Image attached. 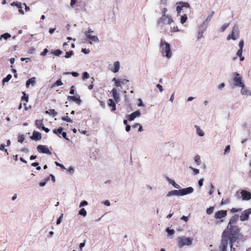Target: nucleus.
Returning a JSON list of instances; mask_svg holds the SVG:
<instances>
[{
    "instance_id": "c756f323",
    "label": "nucleus",
    "mask_w": 251,
    "mask_h": 251,
    "mask_svg": "<svg viewBox=\"0 0 251 251\" xmlns=\"http://www.w3.org/2000/svg\"><path fill=\"white\" fill-rule=\"evenodd\" d=\"M12 78V75L8 74L7 76L2 79V83L4 84L5 82H8Z\"/></svg>"
},
{
    "instance_id": "a211bd4d",
    "label": "nucleus",
    "mask_w": 251,
    "mask_h": 251,
    "mask_svg": "<svg viewBox=\"0 0 251 251\" xmlns=\"http://www.w3.org/2000/svg\"><path fill=\"white\" fill-rule=\"evenodd\" d=\"M87 38L90 41L89 43H91L92 42H99V39L97 36L93 35L92 34H90L87 35H85Z\"/></svg>"
},
{
    "instance_id": "423d86ee",
    "label": "nucleus",
    "mask_w": 251,
    "mask_h": 251,
    "mask_svg": "<svg viewBox=\"0 0 251 251\" xmlns=\"http://www.w3.org/2000/svg\"><path fill=\"white\" fill-rule=\"evenodd\" d=\"M174 22V20L172 16L167 15L160 17L157 21V23L159 25L163 26L165 25H171Z\"/></svg>"
},
{
    "instance_id": "a19ab883",
    "label": "nucleus",
    "mask_w": 251,
    "mask_h": 251,
    "mask_svg": "<svg viewBox=\"0 0 251 251\" xmlns=\"http://www.w3.org/2000/svg\"><path fill=\"white\" fill-rule=\"evenodd\" d=\"M229 25V24L228 23H226V24H224L222 27H221L220 28V30L222 31V32H223L227 28V27Z\"/></svg>"
},
{
    "instance_id": "20e7f679",
    "label": "nucleus",
    "mask_w": 251,
    "mask_h": 251,
    "mask_svg": "<svg viewBox=\"0 0 251 251\" xmlns=\"http://www.w3.org/2000/svg\"><path fill=\"white\" fill-rule=\"evenodd\" d=\"M176 5L177 16H180L181 12H183L185 9H189L190 7V4L188 3L183 1L176 2Z\"/></svg>"
},
{
    "instance_id": "338daca9",
    "label": "nucleus",
    "mask_w": 251,
    "mask_h": 251,
    "mask_svg": "<svg viewBox=\"0 0 251 251\" xmlns=\"http://www.w3.org/2000/svg\"><path fill=\"white\" fill-rule=\"evenodd\" d=\"M242 52H243V49H239V50L237 51V52L236 53L237 55L238 56L242 55Z\"/></svg>"
},
{
    "instance_id": "a18cd8bd",
    "label": "nucleus",
    "mask_w": 251,
    "mask_h": 251,
    "mask_svg": "<svg viewBox=\"0 0 251 251\" xmlns=\"http://www.w3.org/2000/svg\"><path fill=\"white\" fill-rule=\"evenodd\" d=\"M214 210V207H210L206 210V213L207 214H211L213 213Z\"/></svg>"
},
{
    "instance_id": "5fc2aeb1",
    "label": "nucleus",
    "mask_w": 251,
    "mask_h": 251,
    "mask_svg": "<svg viewBox=\"0 0 251 251\" xmlns=\"http://www.w3.org/2000/svg\"><path fill=\"white\" fill-rule=\"evenodd\" d=\"M63 216V214H62L61 215V216L59 217V218L57 219V220L56 221L57 225H59L62 222Z\"/></svg>"
},
{
    "instance_id": "7ed1b4c3",
    "label": "nucleus",
    "mask_w": 251,
    "mask_h": 251,
    "mask_svg": "<svg viewBox=\"0 0 251 251\" xmlns=\"http://www.w3.org/2000/svg\"><path fill=\"white\" fill-rule=\"evenodd\" d=\"M194 189L192 187L183 188L178 190H172L168 193L166 197L170 198L173 196H183L192 193Z\"/></svg>"
},
{
    "instance_id": "4c0bfd02",
    "label": "nucleus",
    "mask_w": 251,
    "mask_h": 251,
    "mask_svg": "<svg viewBox=\"0 0 251 251\" xmlns=\"http://www.w3.org/2000/svg\"><path fill=\"white\" fill-rule=\"evenodd\" d=\"M112 81L115 82V85L116 87L121 86V81L117 80L116 78H114L113 79Z\"/></svg>"
},
{
    "instance_id": "a878e982",
    "label": "nucleus",
    "mask_w": 251,
    "mask_h": 251,
    "mask_svg": "<svg viewBox=\"0 0 251 251\" xmlns=\"http://www.w3.org/2000/svg\"><path fill=\"white\" fill-rule=\"evenodd\" d=\"M46 113L52 115L53 117H55L57 115V112L54 109H50L49 111H46Z\"/></svg>"
},
{
    "instance_id": "c85d7f7f",
    "label": "nucleus",
    "mask_w": 251,
    "mask_h": 251,
    "mask_svg": "<svg viewBox=\"0 0 251 251\" xmlns=\"http://www.w3.org/2000/svg\"><path fill=\"white\" fill-rule=\"evenodd\" d=\"M62 130H63V128L62 127H60V128H59L58 129L55 128L53 130V133L56 134L58 135V136H59V135L61 134Z\"/></svg>"
},
{
    "instance_id": "aec40b11",
    "label": "nucleus",
    "mask_w": 251,
    "mask_h": 251,
    "mask_svg": "<svg viewBox=\"0 0 251 251\" xmlns=\"http://www.w3.org/2000/svg\"><path fill=\"white\" fill-rule=\"evenodd\" d=\"M166 178L167 181L170 184H172L175 188L179 189L180 188V186L178 184L176 183L174 180L172 179L171 178L168 176H167Z\"/></svg>"
},
{
    "instance_id": "13d9d810",
    "label": "nucleus",
    "mask_w": 251,
    "mask_h": 251,
    "mask_svg": "<svg viewBox=\"0 0 251 251\" xmlns=\"http://www.w3.org/2000/svg\"><path fill=\"white\" fill-rule=\"evenodd\" d=\"M24 96L23 97V99H24L25 101H28V96L26 95L25 92L23 93Z\"/></svg>"
},
{
    "instance_id": "c9c22d12",
    "label": "nucleus",
    "mask_w": 251,
    "mask_h": 251,
    "mask_svg": "<svg viewBox=\"0 0 251 251\" xmlns=\"http://www.w3.org/2000/svg\"><path fill=\"white\" fill-rule=\"evenodd\" d=\"M51 53H53L55 55L59 56L62 53V51H61L60 50H56L51 51Z\"/></svg>"
},
{
    "instance_id": "c03bdc74",
    "label": "nucleus",
    "mask_w": 251,
    "mask_h": 251,
    "mask_svg": "<svg viewBox=\"0 0 251 251\" xmlns=\"http://www.w3.org/2000/svg\"><path fill=\"white\" fill-rule=\"evenodd\" d=\"M203 32L198 30V36H197L198 40H200L201 38L203 37Z\"/></svg>"
},
{
    "instance_id": "ea45409f",
    "label": "nucleus",
    "mask_w": 251,
    "mask_h": 251,
    "mask_svg": "<svg viewBox=\"0 0 251 251\" xmlns=\"http://www.w3.org/2000/svg\"><path fill=\"white\" fill-rule=\"evenodd\" d=\"M11 37V35L8 33H5L1 35V38H4L5 40H7L8 38Z\"/></svg>"
},
{
    "instance_id": "de8ad7c7",
    "label": "nucleus",
    "mask_w": 251,
    "mask_h": 251,
    "mask_svg": "<svg viewBox=\"0 0 251 251\" xmlns=\"http://www.w3.org/2000/svg\"><path fill=\"white\" fill-rule=\"evenodd\" d=\"M166 231L168 233L169 235H173L175 232L173 229H170L169 228H167L166 229Z\"/></svg>"
},
{
    "instance_id": "09e8293b",
    "label": "nucleus",
    "mask_w": 251,
    "mask_h": 251,
    "mask_svg": "<svg viewBox=\"0 0 251 251\" xmlns=\"http://www.w3.org/2000/svg\"><path fill=\"white\" fill-rule=\"evenodd\" d=\"M73 53V50H71V51H70L68 52H66V55L65 56V58H70L72 55Z\"/></svg>"
},
{
    "instance_id": "ddd939ff",
    "label": "nucleus",
    "mask_w": 251,
    "mask_h": 251,
    "mask_svg": "<svg viewBox=\"0 0 251 251\" xmlns=\"http://www.w3.org/2000/svg\"><path fill=\"white\" fill-rule=\"evenodd\" d=\"M242 89L241 90V93L242 95L246 96H251V91L249 89V88L246 87L245 84L242 86Z\"/></svg>"
},
{
    "instance_id": "f8f14e48",
    "label": "nucleus",
    "mask_w": 251,
    "mask_h": 251,
    "mask_svg": "<svg viewBox=\"0 0 251 251\" xmlns=\"http://www.w3.org/2000/svg\"><path fill=\"white\" fill-rule=\"evenodd\" d=\"M37 150L40 153L49 155L51 154V152L49 150L48 147L46 145H38L37 147Z\"/></svg>"
},
{
    "instance_id": "e2e57ef3",
    "label": "nucleus",
    "mask_w": 251,
    "mask_h": 251,
    "mask_svg": "<svg viewBox=\"0 0 251 251\" xmlns=\"http://www.w3.org/2000/svg\"><path fill=\"white\" fill-rule=\"evenodd\" d=\"M180 219L182 220H183L185 222H187L189 220V216L187 217V216H183L181 217Z\"/></svg>"
},
{
    "instance_id": "58836bf2",
    "label": "nucleus",
    "mask_w": 251,
    "mask_h": 251,
    "mask_svg": "<svg viewBox=\"0 0 251 251\" xmlns=\"http://www.w3.org/2000/svg\"><path fill=\"white\" fill-rule=\"evenodd\" d=\"M230 147L229 145H227L224 150V154L226 155L227 153H228L230 152Z\"/></svg>"
},
{
    "instance_id": "bf43d9fd",
    "label": "nucleus",
    "mask_w": 251,
    "mask_h": 251,
    "mask_svg": "<svg viewBox=\"0 0 251 251\" xmlns=\"http://www.w3.org/2000/svg\"><path fill=\"white\" fill-rule=\"evenodd\" d=\"M68 172H69V173H70V174H73V173H74L75 170H74V168L73 167L70 166V167L69 168V169H68Z\"/></svg>"
},
{
    "instance_id": "69168bd1",
    "label": "nucleus",
    "mask_w": 251,
    "mask_h": 251,
    "mask_svg": "<svg viewBox=\"0 0 251 251\" xmlns=\"http://www.w3.org/2000/svg\"><path fill=\"white\" fill-rule=\"evenodd\" d=\"M229 202V199H227L225 200H222V202H221V204H227Z\"/></svg>"
},
{
    "instance_id": "0eeeda50",
    "label": "nucleus",
    "mask_w": 251,
    "mask_h": 251,
    "mask_svg": "<svg viewBox=\"0 0 251 251\" xmlns=\"http://www.w3.org/2000/svg\"><path fill=\"white\" fill-rule=\"evenodd\" d=\"M234 84L235 86L241 87L244 84L242 81V77L240 75L237 73L233 74Z\"/></svg>"
},
{
    "instance_id": "6ab92c4d",
    "label": "nucleus",
    "mask_w": 251,
    "mask_h": 251,
    "mask_svg": "<svg viewBox=\"0 0 251 251\" xmlns=\"http://www.w3.org/2000/svg\"><path fill=\"white\" fill-rule=\"evenodd\" d=\"M36 83V77H32L29 79H28L25 84V86L27 88H29L30 85L31 84L32 86H34Z\"/></svg>"
},
{
    "instance_id": "f03ea898",
    "label": "nucleus",
    "mask_w": 251,
    "mask_h": 251,
    "mask_svg": "<svg viewBox=\"0 0 251 251\" xmlns=\"http://www.w3.org/2000/svg\"><path fill=\"white\" fill-rule=\"evenodd\" d=\"M160 49L161 53L167 59H170L172 56V51L171 45L163 39L160 43Z\"/></svg>"
},
{
    "instance_id": "412c9836",
    "label": "nucleus",
    "mask_w": 251,
    "mask_h": 251,
    "mask_svg": "<svg viewBox=\"0 0 251 251\" xmlns=\"http://www.w3.org/2000/svg\"><path fill=\"white\" fill-rule=\"evenodd\" d=\"M41 134L39 132L34 131L33 132L32 136H31V139L35 140H39L41 139Z\"/></svg>"
},
{
    "instance_id": "e433bc0d",
    "label": "nucleus",
    "mask_w": 251,
    "mask_h": 251,
    "mask_svg": "<svg viewBox=\"0 0 251 251\" xmlns=\"http://www.w3.org/2000/svg\"><path fill=\"white\" fill-rule=\"evenodd\" d=\"M210 191L209 192V195H211L214 192L215 188L212 183L209 184Z\"/></svg>"
},
{
    "instance_id": "5701e85b",
    "label": "nucleus",
    "mask_w": 251,
    "mask_h": 251,
    "mask_svg": "<svg viewBox=\"0 0 251 251\" xmlns=\"http://www.w3.org/2000/svg\"><path fill=\"white\" fill-rule=\"evenodd\" d=\"M116 103H117L112 99H109L108 101V105L109 107H111V111H114L116 110Z\"/></svg>"
},
{
    "instance_id": "864d4df0",
    "label": "nucleus",
    "mask_w": 251,
    "mask_h": 251,
    "mask_svg": "<svg viewBox=\"0 0 251 251\" xmlns=\"http://www.w3.org/2000/svg\"><path fill=\"white\" fill-rule=\"evenodd\" d=\"M65 74H67V75L71 74L74 77H77L79 75V74L76 72L65 73Z\"/></svg>"
},
{
    "instance_id": "cd10ccee",
    "label": "nucleus",
    "mask_w": 251,
    "mask_h": 251,
    "mask_svg": "<svg viewBox=\"0 0 251 251\" xmlns=\"http://www.w3.org/2000/svg\"><path fill=\"white\" fill-rule=\"evenodd\" d=\"M187 20V16L186 14H183L181 16L180 23L181 24H184Z\"/></svg>"
},
{
    "instance_id": "6e6d98bb",
    "label": "nucleus",
    "mask_w": 251,
    "mask_h": 251,
    "mask_svg": "<svg viewBox=\"0 0 251 251\" xmlns=\"http://www.w3.org/2000/svg\"><path fill=\"white\" fill-rule=\"evenodd\" d=\"M167 11H168V10L166 8H163L162 10V11H161V13H162L161 17H163L164 15V16H167V15L166 14V13L167 12Z\"/></svg>"
},
{
    "instance_id": "473e14b6",
    "label": "nucleus",
    "mask_w": 251,
    "mask_h": 251,
    "mask_svg": "<svg viewBox=\"0 0 251 251\" xmlns=\"http://www.w3.org/2000/svg\"><path fill=\"white\" fill-rule=\"evenodd\" d=\"M214 14V11H212L210 15H209L206 18V19H205V20L204 21L205 22H207L208 24V23L210 21L212 16H213Z\"/></svg>"
},
{
    "instance_id": "79ce46f5",
    "label": "nucleus",
    "mask_w": 251,
    "mask_h": 251,
    "mask_svg": "<svg viewBox=\"0 0 251 251\" xmlns=\"http://www.w3.org/2000/svg\"><path fill=\"white\" fill-rule=\"evenodd\" d=\"M62 120L64 121H66L69 123H72L73 121L68 116L66 117H63L62 118Z\"/></svg>"
},
{
    "instance_id": "4468645a",
    "label": "nucleus",
    "mask_w": 251,
    "mask_h": 251,
    "mask_svg": "<svg viewBox=\"0 0 251 251\" xmlns=\"http://www.w3.org/2000/svg\"><path fill=\"white\" fill-rule=\"evenodd\" d=\"M111 93L112 94L114 101L118 103L120 101V98L117 89L115 88H113Z\"/></svg>"
},
{
    "instance_id": "0e129e2a",
    "label": "nucleus",
    "mask_w": 251,
    "mask_h": 251,
    "mask_svg": "<svg viewBox=\"0 0 251 251\" xmlns=\"http://www.w3.org/2000/svg\"><path fill=\"white\" fill-rule=\"evenodd\" d=\"M244 45V41L243 40L240 41L239 43V46L240 49H243Z\"/></svg>"
},
{
    "instance_id": "2eb2a0df",
    "label": "nucleus",
    "mask_w": 251,
    "mask_h": 251,
    "mask_svg": "<svg viewBox=\"0 0 251 251\" xmlns=\"http://www.w3.org/2000/svg\"><path fill=\"white\" fill-rule=\"evenodd\" d=\"M11 6H16L19 9V12L22 15H24L25 14L24 10L22 9V4L20 2H13L11 3Z\"/></svg>"
},
{
    "instance_id": "72a5a7b5",
    "label": "nucleus",
    "mask_w": 251,
    "mask_h": 251,
    "mask_svg": "<svg viewBox=\"0 0 251 251\" xmlns=\"http://www.w3.org/2000/svg\"><path fill=\"white\" fill-rule=\"evenodd\" d=\"M234 243H231L230 240H228V244H227V246L226 248V249L225 250V251H226V249H227V248L228 247V245H230V251H235V248L233 247V244ZM220 251H221V250L220 249Z\"/></svg>"
},
{
    "instance_id": "37998d69",
    "label": "nucleus",
    "mask_w": 251,
    "mask_h": 251,
    "mask_svg": "<svg viewBox=\"0 0 251 251\" xmlns=\"http://www.w3.org/2000/svg\"><path fill=\"white\" fill-rule=\"evenodd\" d=\"M94 32V31L93 30H92V29L90 27H88L87 28V30L84 33H85V35H87L90 34H92Z\"/></svg>"
},
{
    "instance_id": "4d7b16f0",
    "label": "nucleus",
    "mask_w": 251,
    "mask_h": 251,
    "mask_svg": "<svg viewBox=\"0 0 251 251\" xmlns=\"http://www.w3.org/2000/svg\"><path fill=\"white\" fill-rule=\"evenodd\" d=\"M55 164L57 166L60 167L62 169H63V170L66 169V168L65 167V166L63 165H62L57 162H55Z\"/></svg>"
},
{
    "instance_id": "3c124183",
    "label": "nucleus",
    "mask_w": 251,
    "mask_h": 251,
    "mask_svg": "<svg viewBox=\"0 0 251 251\" xmlns=\"http://www.w3.org/2000/svg\"><path fill=\"white\" fill-rule=\"evenodd\" d=\"M190 169H191L192 170H193V172H194V175H197L200 172V171L199 169H196V168H194L192 167H189Z\"/></svg>"
},
{
    "instance_id": "774afa93",
    "label": "nucleus",
    "mask_w": 251,
    "mask_h": 251,
    "mask_svg": "<svg viewBox=\"0 0 251 251\" xmlns=\"http://www.w3.org/2000/svg\"><path fill=\"white\" fill-rule=\"evenodd\" d=\"M156 87L159 89V91L160 92H163V87L160 84H157Z\"/></svg>"
},
{
    "instance_id": "bb28decb",
    "label": "nucleus",
    "mask_w": 251,
    "mask_h": 251,
    "mask_svg": "<svg viewBox=\"0 0 251 251\" xmlns=\"http://www.w3.org/2000/svg\"><path fill=\"white\" fill-rule=\"evenodd\" d=\"M63 84V83L62 82L60 79H58L54 84H53L51 87V88H54L55 86H61Z\"/></svg>"
},
{
    "instance_id": "680f3d73",
    "label": "nucleus",
    "mask_w": 251,
    "mask_h": 251,
    "mask_svg": "<svg viewBox=\"0 0 251 251\" xmlns=\"http://www.w3.org/2000/svg\"><path fill=\"white\" fill-rule=\"evenodd\" d=\"M90 50L88 49H82V52L85 54H88L90 52Z\"/></svg>"
},
{
    "instance_id": "f257e3e1",
    "label": "nucleus",
    "mask_w": 251,
    "mask_h": 251,
    "mask_svg": "<svg viewBox=\"0 0 251 251\" xmlns=\"http://www.w3.org/2000/svg\"><path fill=\"white\" fill-rule=\"evenodd\" d=\"M238 219V215L235 214L230 219L226 228L223 233L221 243L219 246L221 251H225L228 240H230L232 243L236 242L238 239L240 235L239 228L235 225Z\"/></svg>"
},
{
    "instance_id": "7c9ffc66",
    "label": "nucleus",
    "mask_w": 251,
    "mask_h": 251,
    "mask_svg": "<svg viewBox=\"0 0 251 251\" xmlns=\"http://www.w3.org/2000/svg\"><path fill=\"white\" fill-rule=\"evenodd\" d=\"M197 133L200 136H203L204 135V132L200 128L199 126H196Z\"/></svg>"
},
{
    "instance_id": "6e6552de",
    "label": "nucleus",
    "mask_w": 251,
    "mask_h": 251,
    "mask_svg": "<svg viewBox=\"0 0 251 251\" xmlns=\"http://www.w3.org/2000/svg\"><path fill=\"white\" fill-rule=\"evenodd\" d=\"M239 37L238 28L237 25H234L232 28L231 33L227 37V40H229L232 39L235 40Z\"/></svg>"
},
{
    "instance_id": "2f4dec72",
    "label": "nucleus",
    "mask_w": 251,
    "mask_h": 251,
    "mask_svg": "<svg viewBox=\"0 0 251 251\" xmlns=\"http://www.w3.org/2000/svg\"><path fill=\"white\" fill-rule=\"evenodd\" d=\"M78 214L80 215L85 217L87 215V211L84 208H82L79 211Z\"/></svg>"
},
{
    "instance_id": "052dcab7",
    "label": "nucleus",
    "mask_w": 251,
    "mask_h": 251,
    "mask_svg": "<svg viewBox=\"0 0 251 251\" xmlns=\"http://www.w3.org/2000/svg\"><path fill=\"white\" fill-rule=\"evenodd\" d=\"M242 210L241 208H232L231 209V212H232V213H234V212H238V211H240Z\"/></svg>"
},
{
    "instance_id": "393cba45",
    "label": "nucleus",
    "mask_w": 251,
    "mask_h": 251,
    "mask_svg": "<svg viewBox=\"0 0 251 251\" xmlns=\"http://www.w3.org/2000/svg\"><path fill=\"white\" fill-rule=\"evenodd\" d=\"M42 121L43 119L42 120H36L35 121V125L38 128H42L43 126H44Z\"/></svg>"
},
{
    "instance_id": "f3484780",
    "label": "nucleus",
    "mask_w": 251,
    "mask_h": 251,
    "mask_svg": "<svg viewBox=\"0 0 251 251\" xmlns=\"http://www.w3.org/2000/svg\"><path fill=\"white\" fill-rule=\"evenodd\" d=\"M141 115V113L139 111H136L132 113L131 114L128 116V119L129 121H131L134 120L136 117H140Z\"/></svg>"
},
{
    "instance_id": "603ef678",
    "label": "nucleus",
    "mask_w": 251,
    "mask_h": 251,
    "mask_svg": "<svg viewBox=\"0 0 251 251\" xmlns=\"http://www.w3.org/2000/svg\"><path fill=\"white\" fill-rule=\"evenodd\" d=\"M87 204H88V202L84 200V201H82L80 202V204L79 205V207H81L82 206H84L85 205H87Z\"/></svg>"
},
{
    "instance_id": "1a4fd4ad",
    "label": "nucleus",
    "mask_w": 251,
    "mask_h": 251,
    "mask_svg": "<svg viewBox=\"0 0 251 251\" xmlns=\"http://www.w3.org/2000/svg\"><path fill=\"white\" fill-rule=\"evenodd\" d=\"M226 210H219L215 213L214 218L216 219H220L221 220L219 222H217V223H220L223 222L224 221L222 219L225 217L226 216Z\"/></svg>"
},
{
    "instance_id": "9d476101",
    "label": "nucleus",
    "mask_w": 251,
    "mask_h": 251,
    "mask_svg": "<svg viewBox=\"0 0 251 251\" xmlns=\"http://www.w3.org/2000/svg\"><path fill=\"white\" fill-rule=\"evenodd\" d=\"M251 214V208L243 211L240 216L241 221H247L249 219V215Z\"/></svg>"
},
{
    "instance_id": "9b49d317",
    "label": "nucleus",
    "mask_w": 251,
    "mask_h": 251,
    "mask_svg": "<svg viewBox=\"0 0 251 251\" xmlns=\"http://www.w3.org/2000/svg\"><path fill=\"white\" fill-rule=\"evenodd\" d=\"M119 69L120 63L119 61H115L113 64H111L108 65V69L114 73H117Z\"/></svg>"
},
{
    "instance_id": "f704fd0d",
    "label": "nucleus",
    "mask_w": 251,
    "mask_h": 251,
    "mask_svg": "<svg viewBox=\"0 0 251 251\" xmlns=\"http://www.w3.org/2000/svg\"><path fill=\"white\" fill-rule=\"evenodd\" d=\"M194 160L195 162L198 165H200L201 164V161L200 159V156L199 155H197L194 157Z\"/></svg>"
},
{
    "instance_id": "39448f33",
    "label": "nucleus",
    "mask_w": 251,
    "mask_h": 251,
    "mask_svg": "<svg viewBox=\"0 0 251 251\" xmlns=\"http://www.w3.org/2000/svg\"><path fill=\"white\" fill-rule=\"evenodd\" d=\"M178 245L181 248L184 246H190L192 244L193 239L190 237H186L185 236L178 238Z\"/></svg>"
},
{
    "instance_id": "b1692460",
    "label": "nucleus",
    "mask_w": 251,
    "mask_h": 251,
    "mask_svg": "<svg viewBox=\"0 0 251 251\" xmlns=\"http://www.w3.org/2000/svg\"><path fill=\"white\" fill-rule=\"evenodd\" d=\"M67 99L68 100H72L75 101L78 105H80L81 102L79 97L78 98H76L75 96H68Z\"/></svg>"
},
{
    "instance_id": "49530a36",
    "label": "nucleus",
    "mask_w": 251,
    "mask_h": 251,
    "mask_svg": "<svg viewBox=\"0 0 251 251\" xmlns=\"http://www.w3.org/2000/svg\"><path fill=\"white\" fill-rule=\"evenodd\" d=\"M18 142L23 143L25 140V137L24 135H21L18 136Z\"/></svg>"
},
{
    "instance_id": "dca6fc26",
    "label": "nucleus",
    "mask_w": 251,
    "mask_h": 251,
    "mask_svg": "<svg viewBox=\"0 0 251 251\" xmlns=\"http://www.w3.org/2000/svg\"><path fill=\"white\" fill-rule=\"evenodd\" d=\"M243 200H249L251 199V193L246 190H242L241 192Z\"/></svg>"
},
{
    "instance_id": "8fccbe9b",
    "label": "nucleus",
    "mask_w": 251,
    "mask_h": 251,
    "mask_svg": "<svg viewBox=\"0 0 251 251\" xmlns=\"http://www.w3.org/2000/svg\"><path fill=\"white\" fill-rule=\"evenodd\" d=\"M90 77V75H89V74L85 72H84L83 74V76H82V78L83 79H88Z\"/></svg>"
},
{
    "instance_id": "4be33fe9",
    "label": "nucleus",
    "mask_w": 251,
    "mask_h": 251,
    "mask_svg": "<svg viewBox=\"0 0 251 251\" xmlns=\"http://www.w3.org/2000/svg\"><path fill=\"white\" fill-rule=\"evenodd\" d=\"M208 24L207 22L204 21L201 24L199 27L198 30L204 32L208 26Z\"/></svg>"
}]
</instances>
